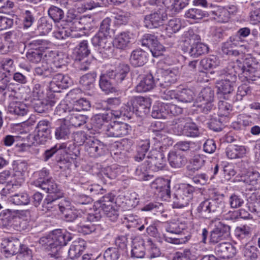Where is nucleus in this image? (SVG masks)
<instances>
[{
	"instance_id": "obj_1",
	"label": "nucleus",
	"mask_w": 260,
	"mask_h": 260,
	"mask_svg": "<svg viewBox=\"0 0 260 260\" xmlns=\"http://www.w3.org/2000/svg\"><path fill=\"white\" fill-rule=\"evenodd\" d=\"M73 239L72 234L63 232L60 229L53 231L46 236L40 239L39 243L49 251L50 257L56 260H61L64 257L62 251V246L67 244Z\"/></svg>"
},
{
	"instance_id": "obj_2",
	"label": "nucleus",
	"mask_w": 260,
	"mask_h": 260,
	"mask_svg": "<svg viewBox=\"0 0 260 260\" xmlns=\"http://www.w3.org/2000/svg\"><path fill=\"white\" fill-rule=\"evenodd\" d=\"M111 19L107 17L101 23L98 32L92 38V45L98 47L99 52L104 58L112 56L113 53V46L111 40V34L114 33L111 28Z\"/></svg>"
},
{
	"instance_id": "obj_3",
	"label": "nucleus",
	"mask_w": 260,
	"mask_h": 260,
	"mask_svg": "<svg viewBox=\"0 0 260 260\" xmlns=\"http://www.w3.org/2000/svg\"><path fill=\"white\" fill-rule=\"evenodd\" d=\"M115 196L112 193L103 196L94 205L93 210L90 212L89 220H100L105 214L109 219L115 222L119 216V211L115 205Z\"/></svg>"
},
{
	"instance_id": "obj_4",
	"label": "nucleus",
	"mask_w": 260,
	"mask_h": 260,
	"mask_svg": "<svg viewBox=\"0 0 260 260\" xmlns=\"http://www.w3.org/2000/svg\"><path fill=\"white\" fill-rule=\"evenodd\" d=\"M129 72V68L127 64H120L115 71H108L101 76L99 81L100 88L107 93L115 91L112 80H115L117 83H121L126 79Z\"/></svg>"
},
{
	"instance_id": "obj_5",
	"label": "nucleus",
	"mask_w": 260,
	"mask_h": 260,
	"mask_svg": "<svg viewBox=\"0 0 260 260\" xmlns=\"http://www.w3.org/2000/svg\"><path fill=\"white\" fill-rule=\"evenodd\" d=\"M152 7L151 13L144 18V25L147 28H158L162 25L168 19V14L166 8L157 5L156 2H150Z\"/></svg>"
},
{
	"instance_id": "obj_6",
	"label": "nucleus",
	"mask_w": 260,
	"mask_h": 260,
	"mask_svg": "<svg viewBox=\"0 0 260 260\" xmlns=\"http://www.w3.org/2000/svg\"><path fill=\"white\" fill-rule=\"evenodd\" d=\"M195 188L189 184H182L175 190L173 198V208L186 207L193 198Z\"/></svg>"
},
{
	"instance_id": "obj_7",
	"label": "nucleus",
	"mask_w": 260,
	"mask_h": 260,
	"mask_svg": "<svg viewBox=\"0 0 260 260\" xmlns=\"http://www.w3.org/2000/svg\"><path fill=\"white\" fill-rule=\"evenodd\" d=\"M234 67L237 68L238 72L247 81L255 80V73L260 68L258 62L255 58L251 56L244 59L243 62L237 60L234 63Z\"/></svg>"
},
{
	"instance_id": "obj_8",
	"label": "nucleus",
	"mask_w": 260,
	"mask_h": 260,
	"mask_svg": "<svg viewBox=\"0 0 260 260\" xmlns=\"http://www.w3.org/2000/svg\"><path fill=\"white\" fill-rule=\"evenodd\" d=\"M125 106L127 110L135 113L139 117H144L150 112L151 100L149 98L143 96L132 97Z\"/></svg>"
},
{
	"instance_id": "obj_9",
	"label": "nucleus",
	"mask_w": 260,
	"mask_h": 260,
	"mask_svg": "<svg viewBox=\"0 0 260 260\" xmlns=\"http://www.w3.org/2000/svg\"><path fill=\"white\" fill-rule=\"evenodd\" d=\"M56 113L59 115L64 113V121H68L74 127H79L86 122L87 117L78 111L71 109L65 104H59L56 108Z\"/></svg>"
},
{
	"instance_id": "obj_10",
	"label": "nucleus",
	"mask_w": 260,
	"mask_h": 260,
	"mask_svg": "<svg viewBox=\"0 0 260 260\" xmlns=\"http://www.w3.org/2000/svg\"><path fill=\"white\" fill-rule=\"evenodd\" d=\"M166 159L164 153L156 149H151L144 161L150 171L157 172L166 166Z\"/></svg>"
},
{
	"instance_id": "obj_11",
	"label": "nucleus",
	"mask_w": 260,
	"mask_h": 260,
	"mask_svg": "<svg viewBox=\"0 0 260 260\" xmlns=\"http://www.w3.org/2000/svg\"><path fill=\"white\" fill-rule=\"evenodd\" d=\"M34 140L38 144H44L52 139L51 122L43 119L39 121L35 130Z\"/></svg>"
},
{
	"instance_id": "obj_12",
	"label": "nucleus",
	"mask_w": 260,
	"mask_h": 260,
	"mask_svg": "<svg viewBox=\"0 0 260 260\" xmlns=\"http://www.w3.org/2000/svg\"><path fill=\"white\" fill-rule=\"evenodd\" d=\"M47 41L42 40H33L30 42L31 46L26 54L27 58L31 62L38 63L42 58L43 52L48 48Z\"/></svg>"
},
{
	"instance_id": "obj_13",
	"label": "nucleus",
	"mask_w": 260,
	"mask_h": 260,
	"mask_svg": "<svg viewBox=\"0 0 260 260\" xmlns=\"http://www.w3.org/2000/svg\"><path fill=\"white\" fill-rule=\"evenodd\" d=\"M223 204L222 198L207 199L200 204L197 208V211L203 215L209 216L210 214L219 211Z\"/></svg>"
},
{
	"instance_id": "obj_14",
	"label": "nucleus",
	"mask_w": 260,
	"mask_h": 260,
	"mask_svg": "<svg viewBox=\"0 0 260 260\" xmlns=\"http://www.w3.org/2000/svg\"><path fill=\"white\" fill-rule=\"evenodd\" d=\"M231 227L221 222H219L210 232L209 243L215 244L219 241L227 239L230 236Z\"/></svg>"
},
{
	"instance_id": "obj_15",
	"label": "nucleus",
	"mask_w": 260,
	"mask_h": 260,
	"mask_svg": "<svg viewBox=\"0 0 260 260\" xmlns=\"http://www.w3.org/2000/svg\"><path fill=\"white\" fill-rule=\"evenodd\" d=\"M141 44L149 48L154 57H158L162 55L165 47L160 44L156 37L151 34H145L141 39Z\"/></svg>"
},
{
	"instance_id": "obj_16",
	"label": "nucleus",
	"mask_w": 260,
	"mask_h": 260,
	"mask_svg": "<svg viewBox=\"0 0 260 260\" xmlns=\"http://www.w3.org/2000/svg\"><path fill=\"white\" fill-rule=\"evenodd\" d=\"M106 135L111 137H122L131 131V126L121 122H113L106 128Z\"/></svg>"
},
{
	"instance_id": "obj_17",
	"label": "nucleus",
	"mask_w": 260,
	"mask_h": 260,
	"mask_svg": "<svg viewBox=\"0 0 260 260\" xmlns=\"http://www.w3.org/2000/svg\"><path fill=\"white\" fill-rule=\"evenodd\" d=\"M72 84V81L69 76L57 74L50 82L49 89L53 92H59L61 89L68 88Z\"/></svg>"
},
{
	"instance_id": "obj_18",
	"label": "nucleus",
	"mask_w": 260,
	"mask_h": 260,
	"mask_svg": "<svg viewBox=\"0 0 260 260\" xmlns=\"http://www.w3.org/2000/svg\"><path fill=\"white\" fill-rule=\"evenodd\" d=\"M21 243L17 239H5L1 243L2 252L7 257L18 253Z\"/></svg>"
},
{
	"instance_id": "obj_19",
	"label": "nucleus",
	"mask_w": 260,
	"mask_h": 260,
	"mask_svg": "<svg viewBox=\"0 0 260 260\" xmlns=\"http://www.w3.org/2000/svg\"><path fill=\"white\" fill-rule=\"evenodd\" d=\"M179 76L178 68H169L165 70L161 78L158 79V84L162 88H168L176 82Z\"/></svg>"
},
{
	"instance_id": "obj_20",
	"label": "nucleus",
	"mask_w": 260,
	"mask_h": 260,
	"mask_svg": "<svg viewBox=\"0 0 260 260\" xmlns=\"http://www.w3.org/2000/svg\"><path fill=\"white\" fill-rule=\"evenodd\" d=\"M214 252L219 258L229 259L234 257L237 251L231 243L222 242L216 245L214 248Z\"/></svg>"
},
{
	"instance_id": "obj_21",
	"label": "nucleus",
	"mask_w": 260,
	"mask_h": 260,
	"mask_svg": "<svg viewBox=\"0 0 260 260\" xmlns=\"http://www.w3.org/2000/svg\"><path fill=\"white\" fill-rule=\"evenodd\" d=\"M177 131L175 132L178 135H183L189 137H197L200 136L201 132L198 126L194 122H186L182 126L177 125L175 127Z\"/></svg>"
},
{
	"instance_id": "obj_22",
	"label": "nucleus",
	"mask_w": 260,
	"mask_h": 260,
	"mask_svg": "<svg viewBox=\"0 0 260 260\" xmlns=\"http://www.w3.org/2000/svg\"><path fill=\"white\" fill-rule=\"evenodd\" d=\"M170 183V180L159 178L151 183V187L156 190L155 193H160L164 197L169 198L171 197Z\"/></svg>"
},
{
	"instance_id": "obj_23",
	"label": "nucleus",
	"mask_w": 260,
	"mask_h": 260,
	"mask_svg": "<svg viewBox=\"0 0 260 260\" xmlns=\"http://www.w3.org/2000/svg\"><path fill=\"white\" fill-rule=\"evenodd\" d=\"M90 212L87 214L85 217H81L77 224V230L79 233L84 235L90 234L95 231L96 225L94 223L100 220H89V216Z\"/></svg>"
},
{
	"instance_id": "obj_24",
	"label": "nucleus",
	"mask_w": 260,
	"mask_h": 260,
	"mask_svg": "<svg viewBox=\"0 0 260 260\" xmlns=\"http://www.w3.org/2000/svg\"><path fill=\"white\" fill-rule=\"evenodd\" d=\"M85 149L91 156L96 157L104 153L105 147L98 140L89 139L86 142Z\"/></svg>"
},
{
	"instance_id": "obj_25",
	"label": "nucleus",
	"mask_w": 260,
	"mask_h": 260,
	"mask_svg": "<svg viewBox=\"0 0 260 260\" xmlns=\"http://www.w3.org/2000/svg\"><path fill=\"white\" fill-rule=\"evenodd\" d=\"M131 42V37L129 32L128 31H122L115 36L112 45L113 46V51L114 48L124 50L126 49Z\"/></svg>"
},
{
	"instance_id": "obj_26",
	"label": "nucleus",
	"mask_w": 260,
	"mask_h": 260,
	"mask_svg": "<svg viewBox=\"0 0 260 260\" xmlns=\"http://www.w3.org/2000/svg\"><path fill=\"white\" fill-rule=\"evenodd\" d=\"M189 1L162 0V4L172 15H176L188 4Z\"/></svg>"
},
{
	"instance_id": "obj_27",
	"label": "nucleus",
	"mask_w": 260,
	"mask_h": 260,
	"mask_svg": "<svg viewBox=\"0 0 260 260\" xmlns=\"http://www.w3.org/2000/svg\"><path fill=\"white\" fill-rule=\"evenodd\" d=\"M158 81L155 82L152 74L145 75L136 87L138 92H144L152 89Z\"/></svg>"
},
{
	"instance_id": "obj_28",
	"label": "nucleus",
	"mask_w": 260,
	"mask_h": 260,
	"mask_svg": "<svg viewBox=\"0 0 260 260\" xmlns=\"http://www.w3.org/2000/svg\"><path fill=\"white\" fill-rule=\"evenodd\" d=\"M129 60L134 67H141L148 60L147 53L142 49L135 50L132 52Z\"/></svg>"
},
{
	"instance_id": "obj_29",
	"label": "nucleus",
	"mask_w": 260,
	"mask_h": 260,
	"mask_svg": "<svg viewBox=\"0 0 260 260\" xmlns=\"http://www.w3.org/2000/svg\"><path fill=\"white\" fill-rule=\"evenodd\" d=\"M168 160L170 165L174 168H180L187 162V159L183 155L175 151L169 153Z\"/></svg>"
},
{
	"instance_id": "obj_30",
	"label": "nucleus",
	"mask_w": 260,
	"mask_h": 260,
	"mask_svg": "<svg viewBox=\"0 0 260 260\" xmlns=\"http://www.w3.org/2000/svg\"><path fill=\"white\" fill-rule=\"evenodd\" d=\"M145 254V242L141 238H136L133 241L131 250L132 257L141 258Z\"/></svg>"
},
{
	"instance_id": "obj_31",
	"label": "nucleus",
	"mask_w": 260,
	"mask_h": 260,
	"mask_svg": "<svg viewBox=\"0 0 260 260\" xmlns=\"http://www.w3.org/2000/svg\"><path fill=\"white\" fill-rule=\"evenodd\" d=\"M216 86L218 89V93L222 94L224 99H231L232 96L231 93L234 90V84L221 79L216 82Z\"/></svg>"
},
{
	"instance_id": "obj_32",
	"label": "nucleus",
	"mask_w": 260,
	"mask_h": 260,
	"mask_svg": "<svg viewBox=\"0 0 260 260\" xmlns=\"http://www.w3.org/2000/svg\"><path fill=\"white\" fill-rule=\"evenodd\" d=\"M90 53L88 41L86 40L81 41L75 48V61H82L83 59L87 58Z\"/></svg>"
},
{
	"instance_id": "obj_33",
	"label": "nucleus",
	"mask_w": 260,
	"mask_h": 260,
	"mask_svg": "<svg viewBox=\"0 0 260 260\" xmlns=\"http://www.w3.org/2000/svg\"><path fill=\"white\" fill-rule=\"evenodd\" d=\"M208 14L210 15L209 16L220 23L226 22L230 19L229 12L224 7L218 6Z\"/></svg>"
},
{
	"instance_id": "obj_34",
	"label": "nucleus",
	"mask_w": 260,
	"mask_h": 260,
	"mask_svg": "<svg viewBox=\"0 0 260 260\" xmlns=\"http://www.w3.org/2000/svg\"><path fill=\"white\" fill-rule=\"evenodd\" d=\"M150 148V140L146 139L140 140L137 144V153L135 159L137 161H141L145 158L146 153Z\"/></svg>"
},
{
	"instance_id": "obj_35",
	"label": "nucleus",
	"mask_w": 260,
	"mask_h": 260,
	"mask_svg": "<svg viewBox=\"0 0 260 260\" xmlns=\"http://www.w3.org/2000/svg\"><path fill=\"white\" fill-rule=\"evenodd\" d=\"M111 119L109 113L96 114L91 119L92 128L95 130L100 129Z\"/></svg>"
},
{
	"instance_id": "obj_36",
	"label": "nucleus",
	"mask_w": 260,
	"mask_h": 260,
	"mask_svg": "<svg viewBox=\"0 0 260 260\" xmlns=\"http://www.w3.org/2000/svg\"><path fill=\"white\" fill-rule=\"evenodd\" d=\"M250 93L251 89L250 86L246 84H242L238 87L236 95L232 96L231 100L235 104L237 109L241 110L243 109V106L237 105V102L241 101L244 96Z\"/></svg>"
},
{
	"instance_id": "obj_37",
	"label": "nucleus",
	"mask_w": 260,
	"mask_h": 260,
	"mask_svg": "<svg viewBox=\"0 0 260 260\" xmlns=\"http://www.w3.org/2000/svg\"><path fill=\"white\" fill-rule=\"evenodd\" d=\"M246 153L244 146L230 145L226 149V156L230 159L242 157Z\"/></svg>"
},
{
	"instance_id": "obj_38",
	"label": "nucleus",
	"mask_w": 260,
	"mask_h": 260,
	"mask_svg": "<svg viewBox=\"0 0 260 260\" xmlns=\"http://www.w3.org/2000/svg\"><path fill=\"white\" fill-rule=\"evenodd\" d=\"M8 111L9 113L18 115L24 116L28 111L26 106L20 102H12L8 107Z\"/></svg>"
},
{
	"instance_id": "obj_39",
	"label": "nucleus",
	"mask_w": 260,
	"mask_h": 260,
	"mask_svg": "<svg viewBox=\"0 0 260 260\" xmlns=\"http://www.w3.org/2000/svg\"><path fill=\"white\" fill-rule=\"evenodd\" d=\"M83 241H74L68 250V256L71 259L79 257L82 254L84 248L83 246Z\"/></svg>"
},
{
	"instance_id": "obj_40",
	"label": "nucleus",
	"mask_w": 260,
	"mask_h": 260,
	"mask_svg": "<svg viewBox=\"0 0 260 260\" xmlns=\"http://www.w3.org/2000/svg\"><path fill=\"white\" fill-rule=\"evenodd\" d=\"M70 131L69 126L64 121H60L59 124L55 128L54 132L55 137L57 140L66 139L69 138Z\"/></svg>"
},
{
	"instance_id": "obj_41",
	"label": "nucleus",
	"mask_w": 260,
	"mask_h": 260,
	"mask_svg": "<svg viewBox=\"0 0 260 260\" xmlns=\"http://www.w3.org/2000/svg\"><path fill=\"white\" fill-rule=\"evenodd\" d=\"M10 201L16 205L22 206L28 205L30 199L28 194L22 192L12 196L10 197Z\"/></svg>"
},
{
	"instance_id": "obj_42",
	"label": "nucleus",
	"mask_w": 260,
	"mask_h": 260,
	"mask_svg": "<svg viewBox=\"0 0 260 260\" xmlns=\"http://www.w3.org/2000/svg\"><path fill=\"white\" fill-rule=\"evenodd\" d=\"M208 13L198 8H191L185 12V17L186 18L199 20L203 18L209 17Z\"/></svg>"
},
{
	"instance_id": "obj_43",
	"label": "nucleus",
	"mask_w": 260,
	"mask_h": 260,
	"mask_svg": "<svg viewBox=\"0 0 260 260\" xmlns=\"http://www.w3.org/2000/svg\"><path fill=\"white\" fill-rule=\"evenodd\" d=\"M194 96V93L192 90L184 88L182 90H178L177 100L183 103H191L193 101Z\"/></svg>"
},
{
	"instance_id": "obj_44",
	"label": "nucleus",
	"mask_w": 260,
	"mask_h": 260,
	"mask_svg": "<svg viewBox=\"0 0 260 260\" xmlns=\"http://www.w3.org/2000/svg\"><path fill=\"white\" fill-rule=\"evenodd\" d=\"M208 49L209 48L207 45L198 42L191 45L189 53L190 56L197 57L207 53Z\"/></svg>"
},
{
	"instance_id": "obj_45",
	"label": "nucleus",
	"mask_w": 260,
	"mask_h": 260,
	"mask_svg": "<svg viewBox=\"0 0 260 260\" xmlns=\"http://www.w3.org/2000/svg\"><path fill=\"white\" fill-rule=\"evenodd\" d=\"M214 91L209 87L203 89L196 99V103L202 102H213Z\"/></svg>"
},
{
	"instance_id": "obj_46",
	"label": "nucleus",
	"mask_w": 260,
	"mask_h": 260,
	"mask_svg": "<svg viewBox=\"0 0 260 260\" xmlns=\"http://www.w3.org/2000/svg\"><path fill=\"white\" fill-rule=\"evenodd\" d=\"M167 112L166 104L158 103L153 106L151 116L156 119H166L168 117Z\"/></svg>"
},
{
	"instance_id": "obj_47",
	"label": "nucleus",
	"mask_w": 260,
	"mask_h": 260,
	"mask_svg": "<svg viewBox=\"0 0 260 260\" xmlns=\"http://www.w3.org/2000/svg\"><path fill=\"white\" fill-rule=\"evenodd\" d=\"M235 128L237 126L238 129H246L247 128L253 125L250 115H240L238 118V121L234 123Z\"/></svg>"
},
{
	"instance_id": "obj_48",
	"label": "nucleus",
	"mask_w": 260,
	"mask_h": 260,
	"mask_svg": "<svg viewBox=\"0 0 260 260\" xmlns=\"http://www.w3.org/2000/svg\"><path fill=\"white\" fill-rule=\"evenodd\" d=\"M52 27L51 20L45 17H41L38 21L37 30L41 35H45L49 33Z\"/></svg>"
},
{
	"instance_id": "obj_49",
	"label": "nucleus",
	"mask_w": 260,
	"mask_h": 260,
	"mask_svg": "<svg viewBox=\"0 0 260 260\" xmlns=\"http://www.w3.org/2000/svg\"><path fill=\"white\" fill-rule=\"evenodd\" d=\"M219 64L218 58L215 55H210L208 57L204 58L200 62V66L205 70L213 69Z\"/></svg>"
},
{
	"instance_id": "obj_50",
	"label": "nucleus",
	"mask_w": 260,
	"mask_h": 260,
	"mask_svg": "<svg viewBox=\"0 0 260 260\" xmlns=\"http://www.w3.org/2000/svg\"><path fill=\"white\" fill-rule=\"evenodd\" d=\"M16 218L15 211L10 209L3 210L0 214V221L3 226H7Z\"/></svg>"
},
{
	"instance_id": "obj_51",
	"label": "nucleus",
	"mask_w": 260,
	"mask_h": 260,
	"mask_svg": "<svg viewBox=\"0 0 260 260\" xmlns=\"http://www.w3.org/2000/svg\"><path fill=\"white\" fill-rule=\"evenodd\" d=\"M56 103L55 100H45L43 101H39L35 106V111L39 113H43L49 110Z\"/></svg>"
},
{
	"instance_id": "obj_52",
	"label": "nucleus",
	"mask_w": 260,
	"mask_h": 260,
	"mask_svg": "<svg viewBox=\"0 0 260 260\" xmlns=\"http://www.w3.org/2000/svg\"><path fill=\"white\" fill-rule=\"evenodd\" d=\"M96 77V74L94 72L83 75L80 80V83L85 88L89 90L94 86V83Z\"/></svg>"
},
{
	"instance_id": "obj_53",
	"label": "nucleus",
	"mask_w": 260,
	"mask_h": 260,
	"mask_svg": "<svg viewBox=\"0 0 260 260\" xmlns=\"http://www.w3.org/2000/svg\"><path fill=\"white\" fill-rule=\"evenodd\" d=\"M54 72L52 67H50L46 62H44L35 69V74L43 77H48Z\"/></svg>"
},
{
	"instance_id": "obj_54",
	"label": "nucleus",
	"mask_w": 260,
	"mask_h": 260,
	"mask_svg": "<svg viewBox=\"0 0 260 260\" xmlns=\"http://www.w3.org/2000/svg\"><path fill=\"white\" fill-rule=\"evenodd\" d=\"M37 187L41 188L49 193H57L59 191L58 185L52 178Z\"/></svg>"
},
{
	"instance_id": "obj_55",
	"label": "nucleus",
	"mask_w": 260,
	"mask_h": 260,
	"mask_svg": "<svg viewBox=\"0 0 260 260\" xmlns=\"http://www.w3.org/2000/svg\"><path fill=\"white\" fill-rule=\"evenodd\" d=\"M237 71H238V69L234 68V66H229L228 68V71H226L225 74H223V77L221 79L226 80L228 82L235 85L237 80V74L239 75L241 74V73Z\"/></svg>"
},
{
	"instance_id": "obj_56",
	"label": "nucleus",
	"mask_w": 260,
	"mask_h": 260,
	"mask_svg": "<svg viewBox=\"0 0 260 260\" xmlns=\"http://www.w3.org/2000/svg\"><path fill=\"white\" fill-rule=\"evenodd\" d=\"M13 170L16 175L23 176L27 171V163L24 160H14L12 164Z\"/></svg>"
},
{
	"instance_id": "obj_57",
	"label": "nucleus",
	"mask_w": 260,
	"mask_h": 260,
	"mask_svg": "<svg viewBox=\"0 0 260 260\" xmlns=\"http://www.w3.org/2000/svg\"><path fill=\"white\" fill-rule=\"evenodd\" d=\"M61 196L58 195L57 197H53L51 196H48L44 200L42 204L43 211H52L57 209L56 203L57 199Z\"/></svg>"
},
{
	"instance_id": "obj_58",
	"label": "nucleus",
	"mask_w": 260,
	"mask_h": 260,
	"mask_svg": "<svg viewBox=\"0 0 260 260\" xmlns=\"http://www.w3.org/2000/svg\"><path fill=\"white\" fill-rule=\"evenodd\" d=\"M259 250L255 246L246 245L243 249V254L244 257L249 260H255L257 258Z\"/></svg>"
},
{
	"instance_id": "obj_59",
	"label": "nucleus",
	"mask_w": 260,
	"mask_h": 260,
	"mask_svg": "<svg viewBox=\"0 0 260 260\" xmlns=\"http://www.w3.org/2000/svg\"><path fill=\"white\" fill-rule=\"evenodd\" d=\"M254 7L250 13L249 20L251 24H257L260 22V1L251 4Z\"/></svg>"
},
{
	"instance_id": "obj_60",
	"label": "nucleus",
	"mask_w": 260,
	"mask_h": 260,
	"mask_svg": "<svg viewBox=\"0 0 260 260\" xmlns=\"http://www.w3.org/2000/svg\"><path fill=\"white\" fill-rule=\"evenodd\" d=\"M36 175L38 178L34 181V184L37 187L52 178L50 176L49 170L45 168L36 172Z\"/></svg>"
},
{
	"instance_id": "obj_61",
	"label": "nucleus",
	"mask_w": 260,
	"mask_h": 260,
	"mask_svg": "<svg viewBox=\"0 0 260 260\" xmlns=\"http://www.w3.org/2000/svg\"><path fill=\"white\" fill-rule=\"evenodd\" d=\"M49 17L54 21L59 22L64 17L63 10L56 6H51L48 10Z\"/></svg>"
},
{
	"instance_id": "obj_62",
	"label": "nucleus",
	"mask_w": 260,
	"mask_h": 260,
	"mask_svg": "<svg viewBox=\"0 0 260 260\" xmlns=\"http://www.w3.org/2000/svg\"><path fill=\"white\" fill-rule=\"evenodd\" d=\"M182 23L180 19L173 18L168 22L166 30L169 33H176L180 29Z\"/></svg>"
},
{
	"instance_id": "obj_63",
	"label": "nucleus",
	"mask_w": 260,
	"mask_h": 260,
	"mask_svg": "<svg viewBox=\"0 0 260 260\" xmlns=\"http://www.w3.org/2000/svg\"><path fill=\"white\" fill-rule=\"evenodd\" d=\"M205 162L204 157L203 155H195L190 160V165L187 166V169L197 171L204 165Z\"/></svg>"
},
{
	"instance_id": "obj_64",
	"label": "nucleus",
	"mask_w": 260,
	"mask_h": 260,
	"mask_svg": "<svg viewBox=\"0 0 260 260\" xmlns=\"http://www.w3.org/2000/svg\"><path fill=\"white\" fill-rule=\"evenodd\" d=\"M149 170L147 168L145 164L143 163L136 170V175L138 177V179L140 180H148L152 177V175L148 174Z\"/></svg>"
}]
</instances>
